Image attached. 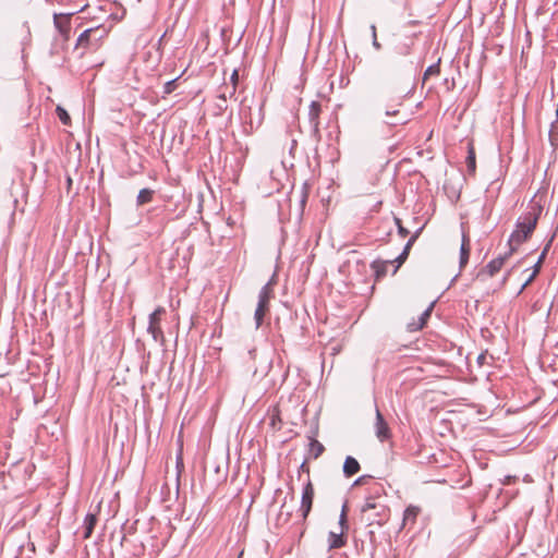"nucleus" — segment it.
<instances>
[{
	"label": "nucleus",
	"mask_w": 558,
	"mask_h": 558,
	"mask_svg": "<svg viewBox=\"0 0 558 558\" xmlns=\"http://www.w3.org/2000/svg\"><path fill=\"white\" fill-rule=\"evenodd\" d=\"M248 353H250V355L253 357V355H254V353H255V349L250 350V351H248Z\"/></svg>",
	"instance_id": "nucleus-43"
},
{
	"label": "nucleus",
	"mask_w": 558,
	"mask_h": 558,
	"mask_svg": "<svg viewBox=\"0 0 558 558\" xmlns=\"http://www.w3.org/2000/svg\"><path fill=\"white\" fill-rule=\"evenodd\" d=\"M97 523V517L93 513H87L84 520V538H89L93 534L94 527Z\"/></svg>",
	"instance_id": "nucleus-15"
},
{
	"label": "nucleus",
	"mask_w": 558,
	"mask_h": 558,
	"mask_svg": "<svg viewBox=\"0 0 558 558\" xmlns=\"http://www.w3.org/2000/svg\"><path fill=\"white\" fill-rule=\"evenodd\" d=\"M515 251V247H510L509 252L506 253L505 255L502 256H498L497 258H494L493 260H490L485 269L483 270V272H487L489 277H493L495 276L500 269L501 267L504 266L506 259L512 255V253Z\"/></svg>",
	"instance_id": "nucleus-9"
},
{
	"label": "nucleus",
	"mask_w": 558,
	"mask_h": 558,
	"mask_svg": "<svg viewBox=\"0 0 558 558\" xmlns=\"http://www.w3.org/2000/svg\"><path fill=\"white\" fill-rule=\"evenodd\" d=\"M324 450L325 448L319 441L312 439L310 442V452L314 459H317L324 452Z\"/></svg>",
	"instance_id": "nucleus-21"
},
{
	"label": "nucleus",
	"mask_w": 558,
	"mask_h": 558,
	"mask_svg": "<svg viewBox=\"0 0 558 558\" xmlns=\"http://www.w3.org/2000/svg\"><path fill=\"white\" fill-rule=\"evenodd\" d=\"M72 37L65 36L63 37L64 40L69 41Z\"/></svg>",
	"instance_id": "nucleus-44"
},
{
	"label": "nucleus",
	"mask_w": 558,
	"mask_h": 558,
	"mask_svg": "<svg viewBox=\"0 0 558 558\" xmlns=\"http://www.w3.org/2000/svg\"><path fill=\"white\" fill-rule=\"evenodd\" d=\"M395 222L398 227V232L401 236H407L409 234V230L405 229L402 223H401V219L395 217Z\"/></svg>",
	"instance_id": "nucleus-31"
},
{
	"label": "nucleus",
	"mask_w": 558,
	"mask_h": 558,
	"mask_svg": "<svg viewBox=\"0 0 558 558\" xmlns=\"http://www.w3.org/2000/svg\"><path fill=\"white\" fill-rule=\"evenodd\" d=\"M319 112H320V104L317 101H312V104L310 106V112H308V116H310V119L312 122L318 118Z\"/></svg>",
	"instance_id": "nucleus-26"
},
{
	"label": "nucleus",
	"mask_w": 558,
	"mask_h": 558,
	"mask_svg": "<svg viewBox=\"0 0 558 558\" xmlns=\"http://www.w3.org/2000/svg\"><path fill=\"white\" fill-rule=\"evenodd\" d=\"M343 531L340 533L330 532L328 535L329 549L341 548L345 545V538L343 535Z\"/></svg>",
	"instance_id": "nucleus-12"
},
{
	"label": "nucleus",
	"mask_w": 558,
	"mask_h": 558,
	"mask_svg": "<svg viewBox=\"0 0 558 558\" xmlns=\"http://www.w3.org/2000/svg\"><path fill=\"white\" fill-rule=\"evenodd\" d=\"M375 412H376L375 424H374L375 435L379 441L384 442V441L390 439L391 430H390L386 420L384 418V415L381 414L380 410L378 409V407H376Z\"/></svg>",
	"instance_id": "nucleus-7"
},
{
	"label": "nucleus",
	"mask_w": 558,
	"mask_h": 558,
	"mask_svg": "<svg viewBox=\"0 0 558 558\" xmlns=\"http://www.w3.org/2000/svg\"><path fill=\"white\" fill-rule=\"evenodd\" d=\"M401 102H398L396 106H390L386 108L385 114L388 118H392V120H387L386 124L390 126H396L400 124H405L408 122L407 116L402 114L400 110L397 108Z\"/></svg>",
	"instance_id": "nucleus-8"
},
{
	"label": "nucleus",
	"mask_w": 558,
	"mask_h": 558,
	"mask_svg": "<svg viewBox=\"0 0 558 558\" xmlns=\"http://www.w3.org/2000/svg\"><path fill=\"white\" fill-rule=\"evenodd\" d=\"M72 182H73V181H72L71 177H69V175H68V177H66V186H68V190H70V187H71V185H72Z\"/></svg>",
	"instance_id": "nucleus-39"
},
{
	"label": "nucleus",
	"mask_w": 558,
	"mask_h": 558,
	"mask_svg": "<svg viewBox=\"0 0 558 558\" xmlns=\"http://www.w3.org/2000/svg\"><path fill=\"white\" fill-rule=\"evenodd\" d=\"M541 207H531L530 210L525 211L517 221L515 230L510 234L509 246L515 247L525 242L533 233L536 228L538 217L541 215Z\"/></svg>",
	"instance_id": "nucleus-1"
},
{
	"label": "nucleus",
	"mask_w": 558,
	"mask_h": 558,
	"mask_svg": "<svg viewBox=\"0 0 558 558\" xmlns=\"http://www.w3.org/2000/svg\"><path fill=\"white\" fill-rule=\"evenodd\" d=\"M469 257H470V240L465 234H463L462 243H461V247H460V267L461 268L468 264Z\"/></svg>",
	"instance_id": "nucleus-13"
},
{
	"label": "nucleus",
	"mask_w": 558,
	"mask_h": 558,
	"mask_svg": "<svg viewBox=\"0 0 558 558\" xmlns=\"http://www.w3.org/2000/svg\"><path fill=\"white\" fill-rule=\"evenodd\" d=\"M440 72L439 61L435 64L429 65L424 72L423 81L425 82L432 75H438Z\"/></svg>",
	"instance_id": "nucleus-27"
},
{
	"label": "nucleus",
	"mask_w": 558,
	"mask_h": 558,
	"mask_svg": "<svg viewBox=\"0 0 558 558\" xmlns=\"http://www.w3.org/2000/svg\"><path fill=\"white\" fill-rule=\"evenodd\" d=\"M56 112H57L59 120L62 122V124H64V125L71 124V117L63 107L57 106Z\"/></svg>",
	"instance_id": "nucleus-23"
},
{
	"label": "nucleus",
	"mask_w": 558,
	"mask_h": 558,
	"mask_svg": "<svg viewBox=\"0 0 558 558\" xmlns=\"http://www.w3.org/2000/svg\"><path fill=\"white\" fill-rule=\"evenodd\" d=\"M219 97H220V98H222V99L226 101V100H227V94H226V92H223Z\"/></svg>",
	"instance_id": "nucleus-41"
},
{
	"label": "nucleus",
	"mask_w": 558,
	"mask_h": 558,
	"mask_svg": "<svg viewBox=\"0 0 558 558\" xmlns=\"http://www.w3.org/2000/svg\"><path fill=\"white\" fill-rule=\"evenodd\" d=\"M465 162H466V168H468L469 173H474L475 169H476V161H475V151L471 144L469 145Z\"/></svg>",
	"instance_id": "nucleus-19"
},
{
	"label": "nucleus",
	"mask_w": 558,
	"mask_h": 558,
	"mask_svg": "<svg viewBox=\"0 0 558 558\" xmlns=\"http://www.w3.org/2000/svg\"><path fill=\"white\" fill-rule=\"evenodd\" d=\"M314 500V487L312 482L308 480L307 483L303 487L300 512L302 520L305 521L308 517Z\"/></svg>",
	"instance_id": "nucleus-6"
},
{
	"label": "nucleus",
	"mask_w": 558,
	"mask_h": 558,
	"mask_svg": "<svg viewBox=\"0 0 558 558\" xmlns=\"http://www.w3.org/2000/svg\"><path fill=\"white\" fill-rule=\"evenodd\" d=\"M165 37H159L158 41L153 45L154 52L149 51L148 54L155 61H159L161 59L160 45L162 44Z\"/></svg>",
	"instance_id": "nucleus-24"
},
{
	"label": "nucleus",
	"mask_w": 558,
	"mask_h": 558,
	"mask_svg": "<svg viewBox=\"0 0 558 558\" xmlns=\"http://www.w3.org/2000/svg\"><path fill=\"white\" fill-rule=\"evenodd\" d=\"M373 46H374L376 49H379V48H380V45H379V43L377 41V37H373Z\"/></svg>",
	"instance_id": "nucleus-38"
},
{
	"label": "nucleus",
	"mask_w": 558,
	"mask_h": 558,
	"mask_svg": "<svg viewBox=\"0 0 558 558\" xmlns=\"http://www.w3.org/2000/svg\"><path fill=\"white\" fill-rule=\"evenodd\" d=\"M230 80H231V87H230V90H229V96L232 97L235 94L236 85H238V82H239V72H238L236 69L233 70Z\"/></svg>",
	"instance_id": "nucleus-28"
},
{
	"label": "nucleus",
	"mask_w": 558,
	"mask_h": 558,
	"mask_svg": "<svg viewBox=\"0 0 558 558\" xmlns=\"http://www.w3.org/2000/svg\"><path fill=\"white\" fill-rule=\"evenodd\" d=\"M277 422H280V418H279L278 414H272V415H271V422H270V424H271V426H272L274 428H276V427H277Z\"/></svg>",
	"instance_id": "nucleus-37"
},
{
	"label": "nucleus",
	"mask_w": 558,
	"mask_h": 558,
	"mask_svg": "<svg viewBox=\"0 0 558 558\" xmlns=\"http://www.w3.org/2000/svg\"><path fill=\"white\" fill-rule=\"evenodd\" d=\"M517 477L515 476H511V475H507L504 481H502V484L504 485H509L512 483V481H515Z\"/></svg>",
	"instance_id": "nucleus-36"
},
{
	"label": "nucleus",
	"mask_w": 558,
	"mask_h": 558,
	"mask_svg": "<svg viewBox=\"0 0 558 558\" xmlns=\"http://www.w3.org/2000/svg\"><path fill=\"white\" fill-rule=\"evenodd\" d=\"M371 475H362L359 478H356L353 483L354 486L364 484L368 478H371Z\"/></svg>",
	"instance_id": "nucleus-35"
},
{
	"label": "nucleus",
	"mask_w": 558,
	"mask_h": 558,
	"mask_svg": "<svg viewBox=\"0 0 558 558\" xmlns=\"http://www.w3.org/2000/svg\"><path fill=\"white\" fill-rule=\"evenodd\" d=\"M484 356L483 355H480L478 356V362L481 363V361H483Z\"/></svg>",
	"instance_id": "nucleus-45"
},
{
	"label": "nucleus",
	"mask_w": 558,
	"mask_h": 558,
	"mask_svg": "<svg viewBox=\"0 0 558 558\" xmlns=\"http://www.w3.org/2000/svg\"><path fill=\"white\" fill-rule=\"evenodd\" d=\"M389 266H392V262L374 260L372 263V268L377 279L384 277L387 274Z\"/></svg>",
	"instance_id": "nucleus-17"
},
{
	"label": "nucleus",
	"mask_w": 558,
	"mask_h": 558,
	"mask_svg": "<svg viewBox=\"0 0 558 558\" xmlns=\"http://www.w3.org/2000/svg\"><path fill=\"white\" fill-rule=\"evenodd\" d=\"M432 308H433V304L420 315L417 322H413V323L409 324L408 329L410 331H417V330L422 329L426 325L428 318L430 317Z\"/></svg>",
	"instance_id": "nucleus-11"
},
{
	"label": "nucleus",
	"mask_w": 558,
	"mask_h": 558,
	"mask_svg": "<svg viewBox=\"0 0 558 558\" xmlns=\"http://www.w3.org/2000/svg\"><path fill=\"white\" fill-rule=\"evenodd\" d=\"M361 512L369 525H381L388 519L389 509L376 498L368 497L361 507Z\"/></svg>",
	"instance_id": "nucleus-2"
},
{
	"label": "nucleus",
	"mask_w": 558,
	"mask_h": 558,
	"mask_svg": "<svg viewBox=\"0 0 558 558\" xmlns=\"http://www.w3.org/2000/svg\"><path fill=\"white\" fill-rule=\"evenodd\" d=\"M360 471V463L359 461L351 457V456H348L344 460V463H343V473L347 477H351L353 476L354 474H356L357 472Z\"/></svg>",
	"instance_id": "nucleus-10"
},
{
	"label": "nucleus",
	"mask_w": 558,
	"mask_h": 558,
	"mask_svg": "<svg viewBox=\"0 0 558 558\" xmlns=\"http://www.w3.org/2000/svg\"><path fill=\"white\" fill-rule=\"evenodd\" d=\"M90 31L92 29H89V28L84 29V31H82V33L80 35H82V36L89 35Z\"/></svg>",
	"instance_id": "nucleus-40"
},
{
	"label": "nucleus",
	"mask_w": 558,
	"mask_h": 558,
	"mask_svg": "<svg viewBox=\"0 0 558 558\" xmlns=\"http://www.w3.org/2000/svg\"><path fill=\"white\" fill-rule=\"evenodd\" d=\"M240 114L243 120L244 131L246 133H252L254 130L259 128L264 120L262 106H259L257 108H252V107L243 108L241 110Z\"/></svg>",
	"instance_id": "nucleus-3"
},
{
	"label": "nucleus",
	"mask_w": 558,
	"mask_h": 558,
	"mask_svg": "<svg viewBox=\"0 0 558 558\" xmlns=\"http://www.w3.org/2000/svg\"><path fill=\"white\" fill-rule=\"evenodd\" d=\"M537 276V269H533V272L526 278L525 282L522 284L519 293H521Z\"/></svg>",
	"instance_id": "nucleus-33"
},
{
	"label": "nucleus",
	"mask_w": 558,
	"mask_h": 558,
	"mask_svg": "<svg viewBox=\"0 0 558 558\" xmlns=\"http://www.w3.org/2000/svg\"><path fill=\"white\" fill-rule=\"evenodd\" d=\"M89 38L90 37H83V36L76 37V40L74 44L75 49L81 45H87L89 43Z\"/></svg>",
	"instance_id": "nucleus-34"
},
{
	"label": "nucleus",
	"mask_w": 558,
	"mask_h": 558,
	"mask_svg": "<svg viewBox=\"0 0 558 558\" xmlns=\"http://www.w3.org/2000/svg\"><path fill=\"white\" fill-rule=\"evenodd\" d=\"M420 512L421 509L418 507L409 506L403 513V525H407L408 523L414 524Z\"/></svg>",
	"instance_id": "nucleus-16"
},
{
	"label": "nucleus",
	"mask_w": 558,
	"mask_h": 558,
	"mask_svg": "<svg viewBox=\"0 0 558 558\" xmlns=\"http://www.w3.org/2000/svg\"><path fill=\"white\" fill-rule=\"evenodd\" d=\"M69 23V17L66 15H54V25L60 31L61 35H68L69 29L65 27Z\"/></svg>",
	"instance_id": "nucleus-20"
},
{
	"label": "nucleus",
	"mask_w": 558,
	"mask_h": 558,
	"mask_svg": "<svg viewBox=\"0 0 558 558\" xmlns=\"http://www.w3.org/2000/svg\"><path fill=\"white\" fill-rule=\"evenodd\" d=\"M373 35H376V27L374 25L371 26Z\"/></svg>",
	"instance_id": "nucleus-42"
},
{
	"label": "nucleus",
	"mask_w": 558,
	"mask_h": 558,
	"mask_svg": "<svg viewBox=\"0 0 558 558\" xmlns=\"http://www.w3.org/2000/svg\"><path fill=\"white\" fill-rule=\"evenodd\" d=\"M549 143L556 148L558 146V122H553L549 129Z\"/></svg>",
	"instance_id": "nucleus-22"
},
{
	"label": "nucleus",
	"mask_w": 558,
	"mask_h": 558,
	"mask_svg": "<svg viewBox=\"0 0 558 558\" xmlns=\"http://www.w3.org/2000/svg\"><path fill=\"white\" fill-rule=\"evenodd\" d=\"M551 245V240L548 241V243L545 245V247L543 248L536 264L534 265L533 269H537V274L539 272V269H541V265L542 263L544 262L548 251H549V247Z\"/></svg>",
	"instance_id": "nucleus-25"
},
{
	"label": "nucleus",
	"mask_w": 558,
	"mask_h": 558,
	"mask_svg": "<svg viewBox=\"0 0 558 558\" xmlns=\"http://www.w3.org/2000/svg\"><path fill=\"white\" fill-rule=\"evenodd\" d=\"M416 239H417V232L409 239V241L407 242V244L403 248V252L396 258V262L398 263V265L393 268L392 274H396L399 266L402 263H404V260L407 259V257L409 255V251H410L411 246L414 244V242L416 241Z\"/></svg>",
	"instance_id": "nucleus-14"
},
{
	"label": "nucleus",
	"mask_w": 558,
	"mask_h": 558,
	"mask_svg": "<svg viewBox=\"0 0 558 558\" xmlns=\"http://www.w3.org/2000/svg\"><path fill=\"white\" fill-rule=\"evenodd\" d=\"M153 196H154V191L153 190H150V189H142L138 192V195L136 197L137 206H142L144 204H147V203L151 202Z\"/></svg>",
	"instance_id": "nucleus-18"
},
{
	"label": "nucleus",
	"mask_w": 558,
	"mask_h": 558,
	"mask_svg": "<svg viewBox=\"0 0 558 558\" xmlns=\"http://www.w3.org/2000/svg\"><path fill=\"white\" fill-rule=\"evenodd\" d=\"M308 196V185L306 183L303 184L302 191H301V199L300 203L302 206L305 205Z\"/></svg>",
	"instance_id": "nucleus-32"
},
{
	"label": "nucleus",
	"mask_w": 558,
	"mask_h": 558,
	"mask_svg": "<svg viewBox=\"0 0 558 558\" xmlns=\"http://www.w3.org/2000/svg\"><path fill=\"white\" fill-rule=\"evenodd\" d=\"M166 310L161 306L157 307L150 315L148 320L147 332L151 336L153 340L160 345L165 344L163 331L160 327V322Z\"/></svg>",
	"instance_id": "nucleus-4"
},
{
	"label": "nucleus",
	"mask_w": 558,
	"mask_h": 558,
	"mask_svg": "<svg viewBox=\"0 0 558 558\" xmlns=\"http://www.w3.org/2000/svg\"><path fill=\"white\" fill-rule=\"evenodd\" d=\"M270 298L271 289L269 283H267L260 289L258 293V303L254 313L256 329H258L262 326L265 314L268 312Z\"/></svg>",
	"instance_id": "nucleus-5"
},
{
	"label": "nucleus",
	"mask_w": 558,
	"mask_h": 558,
	"mask_svg": "<svg viewBox=\"0 0 558 558\" xmlns=\"http://www.w3.org/2000/svg\"><path fill=\"white\" fill-rule=\"evenodd\" d=\"M339 525L341 526V530H347L348 529V523H347V504H344L342 506V510H341L340 518H339Z\"/></svg>",
	"instance_id": "nucleus-29"
},
{
	"label": "nucleus",
	"mask_w": 558,
	"mask_h": 558,
	"mask_svg": "<svg viewBox=\"0 0 558 558\" xmlns=\"http://www.w3.org/2000/svg\"><path fill=\"white\" fill-rule=\"evenodd\" d=\"M178 80H179V77L173 78V80L167 82L165 84V86H163V93L167 94V95L171 94L175 89V87H177Z\"/></svg>",
	"instance_id": "nucleus-30"
}]
</instances>
